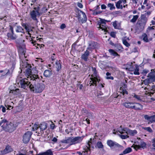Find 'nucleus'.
Listing matches in <instances>:
<instances>
[{"label":"nucleus","instance_id":"obj_1","mask_svg":"<svg viewBox=\"0 0 155 155\" xmlns=\"http://www.w3.org/2000/svg\"><path fill=\"white\" fill-rule=\"evenodd\" d=\"M31 77L33 80L31 81L26 78L21 80L19 82L21 87L26 90L29 88L31 91L34 93H41L45 88V85L38 82L40 81V79L38 75H34Z\"/></svg>","mask_w":155,"mask_h":155},{"label":"nucleus","instance_id":"obj_2","mask_svg":"<svg viewBox=\"0 0 155 155\" xmlns=\"http://www.w3.org/2000/svg\"><path fill=\"white\" fill-rule=\"evenodd\" d=\"M113 134L119 136H127L130 135L132 136L136 134L137 132L136 130H132L127 128H124L120 126L117 130H114Z\"/></svg>","mask_w":155,"mask_h":155},{"label":"nucleus","instance_id":"obj_3","mask_svg":"<svg viewBox=\"0 0 155 155\" xmlns=\"http://www.w3.org/2000/svg\"><path fill=\"white\" fill-rule=\"evenodd\" d=\"M2 125V130L11 133L14 130L15 127L12 123H9L6 119H3L0 121Z\"/></svg>","mask_w":155,"mask_h":155},{"label":"nucleus","instance_id":"obj_4","mask_svg":"<svg viewBox=\"0 0 155 155\" xmlns=\"http://www.w3.org/2000/svg\"><path fill=\"white\" fill-rule=\"evenodd\" d=\"M21 65L22 66L23 68H26L25 70V74L27 76L28 78L27 79H28V81L29 79L31 81L33 80L32 78L31 77L33 76L34 75H38L36 74H32V67L31 65L28 64V63H23L22 62V63H21Z\"/></svg>","mask_w":155,"mask_h":155},{"label":"nucleus","instance_id":"obj_5","mask_svg":"<svg viewBox=\"0 0 155 155\" xmlns=\"http://www.w3.org/2000/svg\"><path fill=\"white\" fill-rule=\"evenodd\" d=\"M93 74L91 75L90 78V81L89 82V84L90 86L91 85H97V83L99 82L100 81V77L97 75V71L95 68H92Z\"/></svg>","mask_w":155,"mask_h":155},{"label":"nucleus","instance_id":"obj_6","mask_svg":"<svg viewBox=\"0 0 155 155\" xmlns=\"http://www.w3.org/2000/svg\"><path fill=\"white\" fill-rule=\"evenodd\" d=\"M33 10L30 12V14L31 19L34 21H38L37 17H39L41 15V13L40 12V5H38L35 7Z\"/></svg>","mask_w":155,"mask_h":155},{"label":"nucleus","instance_id":"obj_7","mask_svg":"<svg viewBox=\"0 0 155 155\" xmlns=\"http://www.w3.org/2000/svg\"><path fill=\"white\" fill-rule=\"evenodd\" d=\"M123 105L126 108L134 109L135 110H140V107H142L143 106L139 103L132 102H126L124 103Z\"/></svg>","mask_w":155,"mask_h":155},{"label":"nucleus","instance_id":"obj_8","mask_svg":"<svg viewBox=\"0 0 155 155\" xmlns=\"http://www.w3.org/2000/svg\"><path fill=\"white\" fill-rule=\"evenodd\" d=\"M147 77L143 81V83L145 85L155 82V69L151 70V72L148 74Z\"/></svg>","mask_w":155,"mask_h":155},{"label":"nucleus","instance_id":"obj_9","mask_svg":"<svg viewBox=\"0 0 155 155\" xmlns=\"http://www.w3.org/2000/svg\"><path fill=\"white\" fill-rule=\"evenodd\" d=\"M82 137L78 136L75 137H70L66 140H64L63 142L64 143H69L70 145L73 144L81 142L82 140Z\"/></svg>","mask_w":155,"mask_h":155},{"label":"nucleus","instance_id":"obj_10","mask_svg":"<svg viewBox=\"0 0 155 155\" xmlns=\"http://www.w3.org/2000/svg\"><path fill=\"white\" fill-rule=\"evenodd\" d=\"M108 21H109L104 19H100L97 23V25H99L97 28L104 31V32H107V25L106 22Z\"/></svg>","mask_w":155,"mask_h":155},{"label":"nucleus","instance_id":"obj_11","mask_svg":"<svg viewBox=\"0 0 155 155\" xmlns=\"http://www.w3.org/2000/svg\"><path fill=\"white\" fill-rule=\"evenodd\" d=\"M91 141L89 142L87 144V146H84V151H83L82 153L80 152H78L77 153L79 155H88L90 154L91 151L90 149V143H91L92 141H91V138L90 139Z\"/></svg>","mask_w":155,"mask_h":155},{"label":"nucleus","instance_id":"obj_12","mask_svg":"<svg viewBox=\"0 0 155 155\" xmlns=\"http://www.w3.org/2000/svg\"><path fill=\"white\" fill-rule=\"evenodd\" d=\"M15 66L12 65V67L9 69H5L3 70H1L0 71L1 73L4 72V76L10 77L12 74L13 71L15 68Z\"/></svg>","mask_w":155,"mask_h":155},{"label":"nucleus","instance_id":"obj_13","mask_svg":"<svg viewBox=\"0 0 155 155\" xmlns=\"http://www.w3.org/2000/svg\"><path fill=\"white\" fill-rule=\"evenodd\" d=\"M9 89L10 90V93H12V94L15 95H17L19 93V89L18 88H15L14 85L11 86Z\"/></svg>","mask_w":155,"mask_h":155},{"label":"nucleus","instance_id":"obj_14","mask_svg":"<svg viewBox=\"0 0 155 155\" xmlns=\"http://www.w3.org/2000/svg\"><path fill=\"white\" fill-rule=\"evenodd\" d=\"M97 46V42L94 41L89 42L88 47L87 48V50L91 51L92 49L96 48Z\"/></svg>","mask_w":155,"mask_h":155},{"label":"nucleus","instance_id":"obj_15","mask_svg":"<svg viewBox=\"0 0 155 155\" xmlns=\"http://www.w3.org/2000/svg\"><path fill=\"white\" fill-rule=\"evenodd\" d=\"M90 54V52L87 50L84 53L82 54L81 55V58L85 61H88V57Z\"/></svg>","mask_w":155,"mask_h":155},{"label":"nucleus","instance_id":"obj_16","mask_svg":"<svg viewBox=\"0 0 155 155\" xmlns=\"http://www.w3.org/2000/svg\"><path fill=\"white\" fill-rule=\"evenodd\" d=\"M146 146V143L143 142H142L141 143L140 145H133L132 147H133L134 148L137 150L138 149H139L141 148H142L143 149L145 148Z\"/></svg>","mask_w":155,"mask_h":155},{"label":"nucleus","instance_id":"obj_17","mask_svg":"<svg viewBox=\"0 0 155 155\" xmlns=\"http://www.w3.org/2000/svg\"><path fill=\"white\" fill-rule=\"evenodd\" d=\"M107 145L111 147H119L120 146V145L117 143L110 140H108L107 141Z\"/></svg>","mask_w":155,"mask_h":155},{"label":"nucleus","instance_id":"obj_18","mask_svg":"<svg viewBox=\"0 0 155 155\" xmlns=\"http://www.w3.org/2000/svg\"><path fill=\"white\" fill-rule=\"evenodd\" d=\"M13 151V150L11 147L8 145L6 146L5 148L2 151V154H4Z\"/></svg>","mask_w":155,"mask_h":155},{"label":"nucleus","instance_id":"obj_19","mask_svg":"<svg viewBox=\"0 0 155 155\" xmlns=\"http://www.w3.org/2000/svg\"><path fill=\"white\" fill-rule=\"evenodd\" d=\"M39 127L41 130V132L42 133L43 132V131L47 128V124L45 122H43L40 124Z\"/></svg>","mask_w":155,"mask_h":155},{"label":"nucleus","instance_id":"obj_20","mask_svg":"<svg viewBox=\"0 0 155 155\" xmlns=\"http://www.w3.org/2000/svg\"><path fill=\"white\" fill-rule=\"evenodd\" d=\"M81 12L82 13V14L83 15V18L81 19V18H80L79 17L78 18L79 21H80L82 23H85L87 21V16L85 13H84L83 11H81Z\"/></svg>","mask_w":155,"mask_h":155},{"label":"nucleus","instance_id":"obj_21","mask_svg":"<svg viewBox=\"0 0 155 155\" xmlns=\"http://www.w3.org/2000/svg\"><path fill=\"white\" fill-rule=\"evenodd\" d=\"M147 20V18L145 16H143L142 17L139 23V24L140 25L143 26L145 25Z\"/></svg>","mask_w":155,"mask_h":155},{"label":"nucleus","instance_id":"obj_22","mask_svg":"<svg viewBox=\"0 0 155 155\" xmlns=\"http://www.w3.org/2000/svg\"><path fill=\"white\" fill-rule=\"evenodd\" d=\"M51 136H41L39 140L40 141H51Z\"/></svg>","mask_w":155,"mask_h":155},{"label":"nucleus","instance_id":"obj_23","mask_svg":"<svg viewBox=\"0 0 155 155\" xmlns=\"http://www.w3.org/2000/svg\"><path fill=\"white\" fill-rule=\"evenodd\" d=\"M7 36L8 38L10 40H14L16 39L17 36L14 34V33H8Z\"/></svg>","mask_w":155,"mask_h":155},{"label":"nucleus","instance_id":"obj_24","mask_svg":"<svg viewBox=\"0 0 155 155\" xmlns=\"http://www.w3.org/2000/svg\"><path fill=\"white\" fill-rule=\"evenodd\" d=\"M135 65H133L132 63H130L129 64H127L126 69L130 71H133L134 70Z\"/></svg>","mask_w":155,"mask_h":155},{"label":"nucleus","instance_id":"obj_25","mask_svg":"<svg viewBox=\"0 0 155 155\" xmlns=\"http://www.w3.org/2000/svg\"><path fill=\"white\" fill-rule=\"evenodd\" d=\"M43 74L46 77H49L52 75L51 71L49 70H46L44 71Z\"/></svg>","mask_w":155,"mask_h":155},{"label":"nucleus","instance_id":"obj_26","mask_svg":"<svg viewBox=\"0 0 155 155\" xmlns=\"http://www.w3.org/2000/svg\"><path fill=\"white\" fill-rule=\"evenodd\" d=\"M109 51L111 55L114 56H118L119 57L120 56L114 50L110 49L109 50Z\"/></svg>","mask_w":155,"mask_h":155},{"label":"nucleus","instance_id":"obj_27","mask_svg":"<svg viewBox=\"0 0 155 155\" xmlns=\"http://www.w3.org/2000/svg\"><path fill=\"white\" fill-rule=\"evenodd\" d=\"M16 31L17 32L24 33L23 29L20 26H17L16 29Z\"/></svg>","mask_w":155,"mask_h":155},{"label":"nucleus","instance_id":"obj_28","mask_svg":"<svg viewBox=\"0 0 155 155\" xmlns=\"http://www.w3.org/2000/svg\"><path fill=\"white\" fill-rule=\"evenodd\" d=\"M57 71H58L61 68V65L59 61H57L55 62Z\"/></svg>","mask_w":155,"mask_h":155},{"label":"nucleus","instance_id":"obj_29","mask_svg":"<svg viewBox=\"0 0 155 155\" xmlns=\"http://www.w3.org/2000/svg\"><path fill=\"white\" fill-rule=\"evenodd\" d=\"M31 136H23V142L24 143H28L31 138Z\"/></svg>","mask_w":155,"mask_h":155},{"label":"nucleus","instance_id":"obj_30","mask_svg":"<svg viewBox=\"0 0 155 155\" xmlns=\"http://www.w3.org/2000/svg\"><path fill=\"white\" fill-rule=\"evenodd\" d=\"M19 51L24 57L25 56V48L20 47L19 50Z\"/></svg>","mask_w":155,"mask_h":155},{"label":"nucleus","instance_id":"obj_31","mask_svg":"<svg viewBox=\"0 0 155 155\" xmlns=\"http://www.w3.org/2000/svg\"><path fill=\"white\" fill-rule=\"evenodd\" d=\"M134 74L135 75H139L140 74V73L139 72V67L136 65H135V68H134Z\"/></svg>","mask_w":155,"mask_h":155},{"label":"nucleus","instance_id":"obj_32","mask_svg":"<svg viewBox=\"0 0 155 155\" xmlns=\"http://www.w3.org/2000/svg\"><path fill=\"white\" fill-rule=\"evenodd\" d=\"M119 92L123 94V95L126 94H128V92L127 91L126 89H123V88H122V87H120V91Z\"/></svg>","mask_w":155,"mask_h":155},{"label":"nucleus","instance_id":"obj_33","mask_svg":"<svg viewBox=\"0 0 155 155\" xmlns=\"http://www.w3.org/2000/svg\"><path fill=\"white\" fill-rule=\"evenodd\" d=\"M142 37L143 38V40L146 42H149V40L148 38V37L147 35L145 34L144 33L142 35Z\"/></svg>","mask_w":155,"mask_h":155},{"label":"nucleus","instance_id":"obj_34","mask_svg":"<svg viewBox=\"0 0 155 155\" xmlns=\"http://www.w3.org/2000/svg\"><path fill=\"white\" fill-rule=\"evenodd\" d=\"M107 6L109 8V9L110 10H114L115 9V7L114 4H112L111 3H108Z\"/></svg>","mask_w":155,"mask_h":155},{"label":"nucleus","instance_id":"obj_35","mask_svg":"<svg viewBox=\"0 0 155 155\" xmlns=\"http://www.w3.org/2000/svg\"><path fill=\"white\" fill-rule=\"evenodd\" d=\"M132 151L131 148L130 147H128L123 151V153L125 154L131 152Z\"/></svg>","mask_w":155,"mask_h":155},{"label":"nucleus","instance_id":"obj_36","mask_svg":"<svg viewBox=\"0 0 155 155\" xmlns=\"http://www.w3.org/2000/svg\"><path fill=\"white\" fill-rule=\"evenodd\" d=\"M106 75L107 76L106 77V78L107 79H111L113 80L114 79V78L113 77L110 76L111 73L109 72H107L106 73Z\"/></svg>","mask_w":155,"mask_h":155},{"label":"nucleus","instance_id":"obj_37","mask_svg":"<svg viewBox=\"0 0 155 155\" xmlns=\"http://www.w3.org/2000/svg\"><path fill=\"white\" fill-rule=\"evenodd\" d=\"M138 17V15H137L133 16L132 19L130 20V22L133 23L135 22Z\"/></svg>","mask_w":155,"mask_h":155},{"label":"nucleus","instance_id":"obj_38","mask_svg":"<svg viewBox=\"0 0 155 155\" xmlns=\"http://www.w3.org/2000/svg\"><path fill=\"white\" fill-rule=\"evenodd\" d=\"M144 118L147 120L149 122H151V116H149L148 115H145L144 116Z\"/></svg>","mask_w":155,"mask_h":155},{"label":"nucleus","instance_id":"obj_39","mask_svg":"<svg viewBox=\"0 0 155 155\" xmlns=\"http://www.w3.org/2000/svg\"><path fill=\"white\" fill-rule=\"evenodd\" d=\"M121 3V2L119 0L116 3V6L117 8L120 9V5Z\"/></svg>","mask_w":155,"mask_h":155},{"label":"nucleus","instance_id":"obj_40","mask_svg":"<svg viewBox=\"0 0 155 155\" xmlns=\"http://www.w3.org/2000/svg\"><path fill=\"white\" fill-rule=\"evenodd\" d=\"M47 10L46 8L44 7L42 8L41 11L40 10V12L41 13V15H42L43 13L46 12Z\"/></svg>","mask_w":155,"mask_h":155},{"label":"nucleus","instance_id":"obj_41","mask_svg":"<svg viewBox=\"0 0 155 155\" xmlns=\"http://www.w3.org/2000/svg\"><path fill=\"white\" fill-rule=\"evenodd\" d=\"M39 127V126H38L37 124H35L32 127V130L35 131Z\"/></svg>","mask_w":155,"mask_h":155},{"label":"nucleus","instance_id":"obj_42","mask_svg":"<svg viewBox=\"0 0 155 155\" xmlns=\"http://www.w3.org/2000/svg\"><path fill=\"white\" fill-rule=\"evenodd\" d=\"M132 96L134 97V98H136L138 101H141V99L139 96L137 95L135 93H134L132 94Z\"/></svg>","mask_w":155,"mask_h":155},{"label":"nucleus","instance_id":"obj_43","mask_svg":"<svg viewBox=\"0 0 155 155\" xmlns=\"http://www.w3.org/2000/svg\"><path fill=\"white\" fill-rule=\"evenodd\" d=\"M117 21H115L113 22V25L115 29H119L118 27L117 26Z\"/></svg>","mask_w":155,"mask_h":155},{"label":"nucleus","instance_id":"obj_44","mask_svg":"<svg viewBox=\"0 0 155 155\" xmlns=\"http://www.w3.org/2000/svg\"><path fill=\"white\" fill-rule=\"evenodd\" d=\"M123 44L127 47H129L130 46V44L127 42L126 40H123Z\"/></svg>","mask_w":155,"mask_h":155},{"label":"nucleus","instance_id":"obj_45","mask_svg":"<svg viewBox=\"0 0 155 155\" xmlns=\"http://www.w3.org/2000/svg\"><path fill=\"white\" fill-rule=\"evenodd\" d=\"M96 147L99 148H101L103 147V145L101 142H98L96 145Z\"/></svg>","mask_w":155,"mask_h":155},{"label":"nucleus","instance_id":"obj_46","mask_svg":"<svg viewBox=\"0 0 155 155\" xmlns=\"http://www.w3.org/2000/svg\"><path fill=\"white\" fill-rule=\"evenodd\" d=\"M143 129L150 133L152 132L153 131L151 128L150 127H144Z\"/></svg>","mask_w":155,"mask_h":155},{"label":"nucleus","instance_id":"obj_47","mask_svg":"<svg viewBox=\"0 0 155 155\" xmlns=\"http://www.w3.org/2000/svg\"><path fill=\"white\" fill-rule=\"evenodd\" d=\"M149 71L147 69H145L143 70L141 73L142 74L144 75H146V74Z\"/></svg>","mask_w":155,"mask_h":155},{"label":"nucleus","instance_id":"obj_48","mask_svg":"<svg viewBox=\"0 0 155 155\" xmlns=\"http://www.w3.org/2000/svg\"><path fill=\"white\" fill-rule=\"evenodd\" d=\"M116 32L114 31H112L110 32V35L111 37L115 38L116 37Z\"/></svg>","mask_w":155,"mask_h":155},{"label":"nucleus","instance_id":"obj_49","mask_svg":"<svg viewBox=\"0 0 155 155\" xmlns=\"http://www.w3.org/2000/svg\"><path fill=\"white\" fill-rule=\"evenodd\" d=\"M32 135V133L31 131H27L26 133H25L24 135L25 136H31Z\"/></svg>","mask_w":155,"mask_h":155},{"label":"nucleus","instance_id":"obj_50","mask_svg":"<svg viewBox=\"0 0 155 155\" xmlns=\"http://www.w3.org/2000/svg\"><path fill=\"white\" fill-rule=\"evenodd\" d=\"M3 112L5 113L6 111L5 108L2 105H1L0 107V109H1Z\"/></svg>","mask_w":155,"mask_h":155},{"label":"nucleus","instance_id":"obj_51","mask_svg":"<svg viewBox=\"0 0 155 155\" xmlns=\"http://www.w3.org/2000/svg\"><path fill=\"white\" fill-rule=\"evenodd\" d=\"M56 58V57L55 56V54L54 53L53 54L51 58V60L52 61H54L55 59Z\"/></svg>","mask_w":155,"mask_h":155},{"label":"nucleus","instance_id":"obj_52","mask_svg":"<svg viewBox=\"0 0 155 155\" xmlns=\"http://www.w3.org/2000/svg\"><path fill=\"white\" fill-rule=\"evenodd\" d=\"M153 122H155V115L151 116V123H152Z\"/></svg>","mask_w":155,"mask_h":155},{"label":"nucleus","instance_id":"obj_53","mask_svg":"<svg viewBox=\"0 0 155 155\" xmlns=\"http://www.w3.org/2000/svg\"><path fill=\"white\" fill-rule=\"evenodd\" d=\"M22 26L25 28L28 31L29 28H28L27 26L25 24L23 23L22 25Z\"/></svg>","mask_w":155,"mask_h":155},{"label":"nucleus","instance_id":"obj_54","mask_svg":"<svg viewBox=\"0 0 155 155\" xmlns=\"http://www.w3.org/2000/svg\"><path fill=\"white\" fill-rule=\"evenodd\" d=\"M121 87H122V88H123V89H126L127 88V85L126 83H123L122 84V86Z\"/></svg>","mask_w":155,"mask_h":155},{"label":"nucleus","instance_id":"obj_55","mask_svg":"<svg viewBox=\"0 0 155 155\" xmlns=\"http://www.w3.org/2000/svg\"><path fill=\"white\" fill-rule=\"evenodd\" d=\"M152 146L153 147V149L155 150V138L152 140Z\"/></svg>","mask_w":155,"mask_h":155},{"label":"nucleus","instance_id":"obj_56","mask_svg":"<svg viewBox=\"0 0 155 155\" xmlns=\"http://www.w3.org/2000/svg\"><path fill=\"white\" fill-rule=\"evenodd\" d=\"M66 27V26L64 24H62L60 26V28L61 29H63L65 28Z\"/></svg>","mask_w":155,"mask_h":155},{"label":"nucleus","instance_id":"obj_57","mask_svg":"<svg viewBox=\"0 0 155 155\" xmlns=\"http://www.w3.org/2000/svg\"><path fill=\"white\" fill-rule=\"evenodd\" d=\"M78 6L80 8H82L83 7V5L82 4L78 2L77 3Z\"/></svg>","mask_w":155,"mask_h":155},{"label":"nucleus","instance_id":"obj_58","mask_svg":"<svg viewBox=\"0 0 155 155\" xmlns=\"http://www.w3.org/2000/svg\"><path fill=\"white\" fill-rule=\"evenodd\" d=\"M51 141H53V142H56L57 141V139L56 138V137H54V138H53V136L52 137L51 136Z\"/></svg>","mask_w":155,"mask_h":155},{"label":"nucleus","instance_id":"obj_59","mask_svg":"<svg viewBox=\"0 0 155 155\" xmlns=\"http://www.w3.org/2000/svg\"><path fill=\"white\" fill-rule=\"evenodd\" d=\"M50 127L51 129H53L55 127V125L54 124H51L50 125Z\"/></svg>","mask_w":155,"mask_h":155},{"label":"nucleus","instance_id":"obj_60","mask_svg":"<svg viewBox=\"0 0 155 155\" xmlns=\"http://www.w3.org/2000/svg\"><path fill=\"white\" fill-rule=\"evenodd\" d=\"M106 8V6L104 4L102 5H101V8L102 9H105Z\"/></svg>","mask_w":155,"mask_h":155},{"label":"nucleus","instance_id":"obj_61","mask_svg":"<svg viewBox=\"0 0 155 155\" xmlns=\"http://www.w3.org/2000/svg\"><path fill=\"white\" fill-rule=\"evenodd\" d=\"M10 30L11 31V33H14L13 29V28L12 27V26L10 25Z\"/></svg>","mask_w":155,"mask_h":155},{"label":"nucleus","instance_id":"obj_62","mask_svg":"<svg viewBox=\"0 0 155 155\" xmlns=\"http://www.w3.org/2000/svg\"><path fill=\"white\" fill-rule=\"evenodd\" d=\"M114 13L115 14H121V12L120 11H117L114 12Z\"/></svg>","mask_w":155,"mask_h":155},{"label":"nucleus","instance_id":"obj_63","mask_svg":"<svg viewBox=\"0 0 155 155\" xmlns=\"http://www.w3.org/2000/svg\"><path fill=\"white\" fill-rule=\"evenodd\" d=\"M129 136H120L122 139H126L128 138Z\"/></svg>","mask_w":155,"mask_h":155},{"label":"nucleus","instance_id":"obj_64","mask_svg":"<svg viewBox=\"0 0 155 155\" xmlns=\"http://www.w3.org/2000/svg\"><path fill=\"white\" fill-rule=\"evenodd\" d=\"M79 88L80 90H81L82 89L83 87V85L82 84H79Z\"/></svg>","mask_w":155,"mask_h":155}]
</instances>
